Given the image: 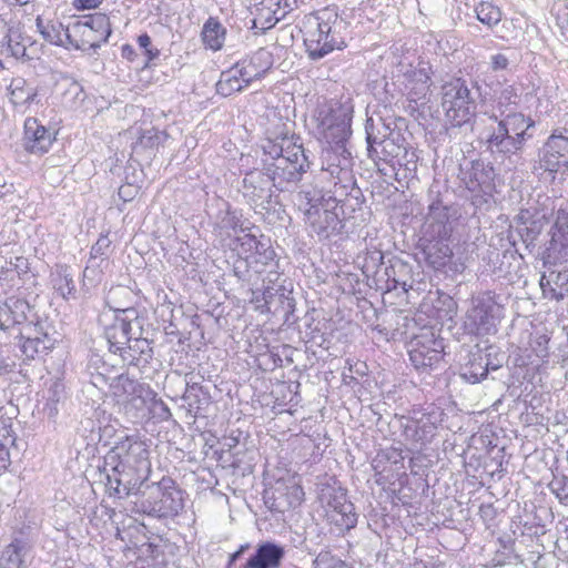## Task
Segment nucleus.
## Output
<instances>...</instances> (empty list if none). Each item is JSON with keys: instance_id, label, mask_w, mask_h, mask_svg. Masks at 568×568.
I'll return each mask as SVG.
<instances>
[{"instance_id": "f257e3e1", "label": "nucleus", "mask_w": 568, "mask_h": 568, "mask_svg": "<svg viewBox=\"0 0 568 568\" xmlns=\"http://www.w3.org/2000/svg\"><path fill=\"white\" fill-rule=\"evenodd\" d=\"M404 118L394 115L371 116L365 123L367 155L375 163L378 172L385 176L394 173L396 165L410 170L416 168V155L407 148L402 132Z\"/></svg>"}, {"instance_id": "f03ea898", "label": "nucleus", "mask_w": 568, "mask_h": 568, "mask_svg": "<svg viewBox=\"0 0 568 568\" xmlns=\"http://www.w3.org/2000/svg\"><path fill=\"white\" fill-rule=\"evenodd\" d=\"M262 150L272 160H265L263 168L273 174L275 189L280 192L291 191L311 168L308 154L303 145L287 136L266 139Z\"/></svg>"}, {"instance_id": "7ed1b4c3", "label": "nucleus", "mask_w": 568, "mask_h": 568, "mask_svg": "<svg viewBox=\"0 0 568 568\" xmlns=\"http://www.w3.org/2000/svg\"><path fill=\"white\" fill-rule=\"evenodd\" d=\"M481 100V85L477 81L453 78L442 85V106L445 111L449 134L455 129L471 128Z\"/></svg>"}, {"instance_id": "20e7f679", "label": "nucleus", "mask_w": 568, "mask_h": 568, "mask_svg": "<svg viewBox=\"0 0 568 568\" xmlns=\"http://www.w3.org/2000/svg\"><path fill=\"white\" fill-rule=\"evenodd\" d=\"M555 213V201L546 194L530 196L515 216V231L525 251L537 258L544 231L549 226Z\"/></svg>"}, {"instance_id": "39448f33", "label": "nucleus", "mask_w": 568, "mask_h": 568, "mask_svg": "<svg viewBox=\"0 0 568 568\" xmlns=\"http://www.w3.org/2000/svg\"><path fill=\"white\" fill-rule=\"evenodd\" d=\"M183 490L170 477L158 483H140L135 493V506L139 510L154 518L175 517L184 507Z\"/></svg>"}, {"instance_id": "423d86ee", "label": "nucleus", "mask_w": 568, "mask_h": 568, "mask_svg": "<svg viewBox=\"0 0 568 568\" xmlns=\"http://www.w3.org/2000/svg\"><path fill=\"white\" fill-rule=\"evenodd\" d=\"M337 24L338 13L331 8H325L306 18L304 21V45L311 60H321L335 49H342L345 45L336 32Z\"/></svg>"}, {"instance_id": "0eeeda50", "label": "nucleus", "mask_w": 568, "mask_h": 568, "mask_svg": "<svg viewBox=\"0 0 568 568\" xmlns=\"http://www.w3.org/2000/svg\"><path fill=\"white\" fill-rule=\"evenodd\" d=\"M494 291L473 294L470 305L463 318V329L476 337L495 335L504 317V306Z\"/></svg>"}, {"instance_id": "6e6552de", "label": "nucleus", "mask_w": 568, "mask_h": 568, "mask_svg": "<svg viewBox=\"0 0 568 568\" xmlns=\"http://www.w3.org/2000/svg\"><path fill=\"white\" fill-rule=\"evenodd\" d=\"M499 116L497 128L493 130L486 140L487 150L494 154H515L531 138L528 131L535 123L530 118L511 110Z\"/></svg>"}, {"instance_id": "1a4fd4ad", "label": "nucleus", "mask_w": 568, "mask_h": 568, "mask_svg": "<svg viewBox=\"0 0 568 568\" xmlns=\"http://www.w3.org/2000/svg\"><path fill=\"white\" fill-rule=\"evenodd\" d=\"M300 196L310 204L305 212L306 222L313 233L320 240H328L334 235L342 234L344 219L341 217L337 209H334L332 200L317 190H302Z\"/></svg>"}, {"instance_id": "9d476101", "label": "nucleus", "mask_w": 568, "mask_h": 568, "mask_svg": "<svg viewBox=\"0 0 568 568\" xmlns=\"http://www.w3.org/2000/svg\"><path fill=\"white\" fill-rule=\"evenodd\" d=\"M320 501L326 506V519L338 532L353 529L357 524L355 506L347 499V490L333 477L322 483Z\"/></svg>"}, {"instance_id": "9b49d317", "label": "nucleus", "mask_w": 568, "mask_h": 568, "mask_svg": "<svg viewBox=\"0 0 568 568\" xmlns=\"http://www.w3.org/2000/svg\"><path fill=\"white\" fill-rule=\"evenodd\" d=\"M561 166H568V128L554 130L538 151V160L532 165V173L555 179Z\"/></svg>"}, {"instance_id": "f8f14e48", "label": "nucleus", "mask_w": 568, "mask_h": 568, "mask_svg": "<svg viewBox=\"0 0 568 568\" xmlns=\"http://www.w3.org/2000/svg\"><path fill=\"white\" fill-rule=\"evenodd\" d=\"M409 347V359L422 373L437 368L444 358V339L433 328H423L412 338Z\"/></svg>"}, {"instance_id": "ddd939ff", "label": "nucleus", "mask_w": 568, "mask_h": 568, "mask_svg": "<svg viewBox=\"0 0 568 568\" xmlns=\"http://www.w3.org/2000/svg\"><path fill=\"white\" fill-rule=\"evenodd\" d=\"M536 260L541 261L547 268L568 260V211L558 210L556 221L547 231Z\"/></svg>"}, {"instance_id": "4468645a", "label": "nucleus", "mask_w": 568, "mask_h": 568, "mask_svg": "<svg viewBox=\"0 0 568 568\" xmlns=\"http://www.w3.org/2000/svg\"><path fill=\"white\" fill-rule=\"evenodd\" d=\"M140 324H144V317L139 314L136 308L115 310L112 322L104 327V336L110 352L120 354L130 341V337L136 335Z\"/></svg>"}, {"instance_id": "2eb2a0df", "label": "nucleus", "mask_w": 568, "mask_h": 568, "mask_svg": "<svg viewBox=\"0 0 568 568\" xmlns=\"http://www.w3.org/2000/svg\"><path fill=\"white\" fill-rule=\"evenodd\" d=\"M273 174L266 170H251L244 174L241 192L243 197L260 213L268 211L273 202Z\"/></svg>"}, {"instance_id": "dca6fc26", "label": "nucleus", "mask_w": 568, "mask_h": 568, "mask_svg": "<svg viewBox=\"0 0 568 568\" xmlns=\"http://www.w3.org/2000/svg\"><path fill=\"white\" fill-rule=\"evenodd\" d=\"M317 126L328 143H346L352 134L351 119L342 110L332 106H320L316 111Z\"/></svg>"}, {"instance_id": "f3484780", "label": "nucleus", "mask_w": 568, "mask_h": 568, "mask_svg": "<svg viewBox=\"0 0 568 568\" xmlns=\"http://www.w3.org/2000/svg\"><path fill=\"white\" fill-rule=\"evenodd\" d=\"M132 456L146 460L148 450L143 447L142 443L133 440L129 436L115 442V446L105 457L106 464L112 466V474L108 476L130 477L131 468L129 464Z\"/></svg>"}, {"instance_id": "a211bd4d", "label": "nucleus", "mask_w": 568, "mask_h": 568, "mask_svg": "<svg viewBox=\"0 0 568 568\" xmlns=\"http://www.w3.org/2000/svg\"><path fill=\"white\" fill-rule=\"evenodd\" d=\"M72 32L81 38L85 51L100 48L108 41L112 31L109 18L103 13H95L85 20L74 22Z\"/></svg>"}, {"instance_id": "6ab92c4d", "label": "nucleus", "mask_w": 568, "mask_h": 568, "mask_svg": "<svg viewBox=\"0 0 568 568\" xmlns=\"http://www.w3.org/2000/svg\"><path fill=\"white\" fill-rule=\"evenodd\" d=\"M328 193H331L328 197L332 200L334 209H337L344 220L352 217L353 213L361 210L365 202L364 194L356 181L349 185H333Z\"/></svg>"}, {"instance_id": "aec40b11", "label": "nucleus", "mask_w": 568, "mask_h": 568, "mask_svg": "<svg viewBox=\"0 0 568 568\" xmlns=\"http://www.w3.org/2000/svg\"><path fill=\"white\" fill-rule=\"evenodd\" d=\"M495 176L494 166L489 162L478 159L471 161L470 168L463 171L462 181L470 192L490 194L494 189Z\"/></svg>"}, {"instance_id": "412c9836", "label": "nucleus", "mask_w": 568, "mask_h": 568, "mask_svg": "<svg viewBox=\"0 0 568 568\" xmlns=\"http://www.w3.org/2000/svg\"><path fill=\"white\" fill-rule=\"evenodd\" d=\"M449 239L424 233L420 239V248L428 266L440 270L447 265L453 256Z\"/></svg>"}, {"instance_id": "4be33fe9", "label": "nucleus", "mask_w": 568, "mask_h": 568, "mask_svg": "<svg viewBox=\"0 0 568 568\" xmlns=\"http://www.w3.org/2000/svg\"><path fill=\"white\" fill-rule=\"evenodd\" d=\"M54 141L53 134L36 118L24 121L22 148L31 154L42 155L47 153Z\"/></svg>"}, {"instance_id": "5701e85b", "label": "nucleus", "mask_w": 568, "mask_h": 568, "mask_svg": "<svg viewBox=\"0 0 568 568\" xmlns=\"http://www.w3.org/2000/svg\"><path fill=\"white\" fill-rule=\"evenodd\" d=\"M436 423L434 413L413 412L404 426V435L408 440L425 445L435 436Z\"/></svg>"}, {"instance_id": "b1692460", "label": "nucleus", "mask_w": 568, "mask_h": 568, "mask_svg": "<svg viewBox=\"0 0 568 568\" xmlns=\"http://www.w3.org/2000/svg\"><path fill=\"white\" fill-rule=\"evenodd\" d=\"M285 557V549L274 541H262L245 564L239 568H280Z\"/></svg>"}, {"instance_id": "393cba45", "label": "nucleus", "mask_w": 568, "mask_h": 568, "mask_svg": "<svg viewBox=\"0 0 568 568\" xmlns=\"http://www.w3.org/2000/svg\"><path fill=\"white\" fill-rule=\"evenodd\" d=\"M119 355L129 365L139 366L141 363L148 364L150 362L153 357V348L150 339L144 336L143 324H140L136 335L130 337V341Z\"/></svg>"}, {"instance_id": "a878e982", "label": "nucleus", "mask_w": 568, "mask_h": 568, "mask_svg": "<svg viewBox=\"0 0 568 568\" xmlns=\"http://www.w3.org/2000/svg\"><path fill=\"white\" fill-rule=\"evenodd\" d=\"M271 54L260 49L246 59L235 64V70L245 85H248L253 80L261 79L271 68Z\"/></svg>"}, {"instance_id": "bb28decb", "label": "nucleus", "mask_w": 568, "mask_h": 568, "mask_svg": "<svg viewBox=\"0 0 568 568\" xmlns=\"http://www.w3.org/2000/svg\"><path fill=\"white\" fill-rule=\"evenodd\" d=\"M31 306L20 297L10 296L3 303H0V328L9 329L16 325L23 324L29 320Z\"/></svg>"}, {"instance_id": "cd10ccee", "label": "nucleus", "mask_w": 568, "mask_h": 568, "mask_svg": "<svg viewBox=\"0 0 568 568\" xmlns=\"http://www.w3.org/2000/svg\"><path fill=\"white\" fill-rule=\"evenodd\" d=\"M428 225L426 233L432 235L450 237L453 233L450 209L444 205L439 199L432 201L428 205Z\"/></svg>"}, {"instance_id": "c85d7f7f", "label": "nucleus", "mask_w": 568, "mask_h": 568, "mask_svg": "<svg viewBox=\"0 0 568 568\" xmlns=\"http://www.w3.org/2000/svg\"><path fill=\"white\" fill-rule=\"evenodd\" d=\"M183 399L189 406V410L197 416L211 404V395L206 387L195 379V375H186L185 390Z\"/></svg>"}, {"instance_id": "c756f323", "label": "nucleus", "mask_w": 568, "mask_h": 568, "mask_svg": "<svg viewBox=\"0 0 568 568\" xmlns=\"http://www.w3.org/2000/svg\"><path fill=\"white\" fill-rule=\"evenodd\" d=\"M31 547L24 539H13L2 551L0 566L7 568H28Z\"/></svg>"}, {"instance_id": "7c9ffc66", "label": "nucleus", "mask_w": 568, "mask_h": 568, "mask_svg": "<svg viewBox=\"0 0 568 568\" xmlns=\"http://www.w3.org/2000/svg\"><path fill=\"white\" fill-rule=\"evenodd\" d=\"M241 240L242 245H247L248 250H254V255L252 256L254 258V263L270 266V273H272L273 267L276 266V253L271 246L270 240L264 237L257 239L253 234H246Z\"/></svg>"}, {"instance_id": "2f4dec72", "label": "nucleus", "mask_w": 568, "mask_h": 568, "mask_svg": "<svg viewBox=\"0 0 568 568\" xmlns=\"http://www.w3.org/2000/svg\"><path fill=\"white\" fill-rule=\"evenodd\" d=\"M353 158L333 156L332 161L328 163V166L324 170V174L328 175V179L333 185H349V183L356 181L353 173Z\"/></svg>"}, {"instance_id": "473e14b6", "label": "nucleus", "mask_w": 568, "mask_h": 568, "mask_svg": "<svg viewBox=\"0 0 568 568\" xmlns=\"http://www.w3.org/2000/svg\"><path fill=\"white\" fill-rule=\"evenodd\" d=\"M88 373L91 384L98 388H103L108 385L112 387L118 375L115 374L114 366L106 364L99 355L91 357Z\"/></svg>"}, {"instance_id": "72a5a7b5", "label": "nucleus", "mask_w": 568, "mask_h": 568, "mask_svg": "<svg viewBox=\"0 0 568 568\" xmlns=\"http://www.w3.org/2000/svg\"><path fill=\"white\" fill-rule=\"evenodd\" d=\"M488 365L484 352L478 349L469 354L467 363L462 368L460 376L470 384H477L486 378Z\"/></svg>"}, {"instance_id": "f704fd0d", "label": "nucleus", "mask_w": 568, "mask_h": 568, "mask_svg": "<svg viewBox=\"0 0 568 568\" xmlns=\"http://www.w3.org/2000/svg\"><path fill=\"white\" fill-rule=\"evenodd\" d=\"M10 93V101L14 106L29 105L36 101L38 91L30 85L23 78H13L8 88Z\"/></svg>"}, {"instance_id": "c9c22d12", "label": "nucleus", "mask_w": 568, "mask_h": 568, "mask_svg": "<svg viewBox=\"0 0 568 568\" xmlns=\"http://www.w3.org/2000/svg\"><path fill=\"white\" fill-rule=\"evenodd\" d=\"M52 287L61 295L64 300L75 297V284L73 275L70 272V267L67 265H57L54 271L51 273Z\"/></svg>"}, {"instance_id": "e433bc0d", "label": "nucleus", "mask_w": 568, "mask_h": 568, "mask_svg": "<svg viewBox=\"0 0 568 568\" xmlns=\"http://www.w3.org/2000/svg\"><path fill=\"white\" fill-rule=\"evenodd\" d=\"M140 483H144L140 480V478H132V474L130 473V477L123 476H106V487L110 490V496H116L119 498H124L130 495H134L138 491Z\"/></svg>"}, {"instance_id": "4c0bfd02", "label": "nucleus", "mask_w": 568, "mask_h": 568, "mask_svg": "<svg viewBox=\"0 0 568 568\" xmlns=\"http://www.w3.org/2000/svg\"><path fill=\"white\" fill-rule=\"evenodd\" d=\"M493 561L495 566H505L521 564L524 560L517 552L515 540L508 536L506 538H498V547Z\"/></svg>"}, {"instance_id": "58836bf2", "label": "nucleus", "mask_w": 568, "mask_h": 568, "mask_svg": "<svg viewBox=\"0 0 568 568\" xmlns=\"http://www.w3.org/2000/svg\"><path fill=\"white\" fill-rule=\"evenodd\" d=\"M20 351L22 353L23 359L30 361L34 359L39 354L45 353L48 349H51L54 346L55 338H47L41 339V337H29L24 336L22 332H20Z\"/></svg>"}, {"instance_id": "ea45409f", "label": "nucleus", "mask_w": 568, "mask_h": 568, "mask_svg": "<svg viewBox=\"0 0 568 568\" xmlns=\"http://www.w3.org/2000/svg\"><path fill=\"white\" fill-rule=\"evenodd\" d=\"M392 272L396 275L393 284H387V291L397 290L400 287L404 292L413 288L414 281L412 278V265L404 262L402 258L395 257L392 260Z\"/></svg>"}, {"instance_id": "a19ab883", "label": "nucleus", "mask_w": 568, "mask_h": 568, "mask_svg": "<svg viewBox=\"0 0 568 568\" xmlns=\"http://www.w3.org/2000/svg\"><path fill=\"white\" fill-rule=\"evenodd\" d=\"M225 28L214 18H209L202 29L204 44L216 51L223 47L225 40Z\"/></svg>"}, {"instance_id": "79ce46f5", "label": "nucleus", "mask_w": 568, "mask_h": 568, "mask_svg": "<svg viewBox=\"0 0 568 568\" xmlns=\"http://www.w3.org/2000/svg\"><path fill=\"white\" fill-rule=\"evenodd\" d=\"M278 9L272 10V0H263L256 7L257 21H260L258 30L265 33L267 30L276 26L277 22L286 17V12L277 16Z\"/></svg>"}, {"instance_id": "37998d69", "label": "nucleus", "mask_w": 568, "mask_h": 568, "mask_svg": "<svg viewBox=\"0 0 568 568\" xmlns=\"http://www.w3.org/2000/svg\"><path fill=\"white\" fill-rule=\"evenodd\" d=\"M246 87L234 65L231 70L222 73L221 79L216 83V92L223 97H229L234 92L242 91Z\"/></svg>"}, {"instance_id": "c03bdc74", "label": "nucleus", "mask_w": 568, "mask_h": 568, "mask_svg": "<svg viewBox=\"0 0 568 568\" xmlns=\"http://www.w3.org/2000/svg\"><path fill=\"white\" fill-rule=\"evenodd\" d=\"M168 136L169 135L164 131H160L155 128L144 130L133 145V152L140 153L142 150L146 149L154 150L159 145L163 144Z\"/></svg>"}, {"instance_id": "a18cd8bd", "label": "nucleus", "mask_w": 568, "mask_h": 568, "mask_svg": "<svg viewBox=\"0 0 568 568\" xmlns=\"http://www.w3.org/2000/svg\"><path fill=\"white\" fill-rule=\"evenodd\" d=\"M547 284L550 285V296L556 301H561L568 294V267L558 272L549 273Z\"/></svg>"}, {"instance_id": "49530a36", "label": "nucleus", "mask_w": 568, "mask_h": 568, "mask_svg": "<svg viewBox=\"0 0 568 568\" xmlns=\"http://www.w3.org/2000/svg\"><path fill=\"white\" fill-rule=\"evenodd\" d=\"M476 18L488 28H494L501 21V10L491 2L481 1L475 8Z\"/></svg>"}, {"instance_id": "de8ad7c7", "label": "nucleus", "mask_w": 568, "mask_h": 568, "mask_svg": "<svg viewBox=\"0 0 568 568\" xmlns=\"http://www.w3.org/2000/svg\"><path fill=\"white\" fill-rule=\"evenodd\" d=\"M65 398L64 385L60 382H54L49 388V396L43 407L48 417L52 418L59 413V404Z\"/></svg>"}, {"instance_id": "09e8293b", "label": "nucleus", "mask_w": 568, "mask_h": 568, "mask_svg": "<svg viewBox=\"0 0 568 568\" xmlns=\"http://www.w3.org/2000/svg\"><path fill=\"white\" fill-rule=\"evenodd\" d=\"M112 388L115 389V394H125L131 396H141L143 386L136 381L131 378L126 374H119L114 381Z\"/></svg>"}, {"instance_id": "8fccbe9b", "label": "nucleus", "mask_w": 568, "mask_h": 568, "mask_svg": "<svg viewBox=\"0 0 568 568\" xmlns=\"http://www.w3.org/2000/svg\"><path fill=\"white\" fill-rule=\"evenodd\" d=\"M548 488L562 506L568 507V476L564 474H552V479L549 481Z\"/></svg>"}, {"instance_id": "3c124183", "label": "nucleus", "mask_w": 568, "mask_h": 568, "mask_svg": "<svg viewBox=\"0 0 568 568\" xmlns=\"http://www.w3.org/2000/svg\"><path fill=\"white\" fill-rule=\"evenodd\" d=\"M304 537H306V551L312 554L315 551L314 547L320 546L323 542V532L318 524L311 521L305 526L300 527Z\"/></svg>"}, {"instance_id": "603ef678", "label": "nucleus", "mask_w": 568, "mask_h": 568, "mask_svg": "<svg viewBox=\"0 0 568 568\" xmlns=\"http://www.w3.org/2000/svg\"><path fill=\"white\" fill-rule=\"evenodd\" d=\"M11 433L10 426L3 423L0 425V463L3 466L10 460L9 446L13 445L16 440Z\"/></svg>"}, {"instance_id": "864d4df0", "label": "nucleus", "mask_w": 568, "mask_h": 568, "mask_svg": "<svg viewBox=\"0 0 568 568\" xmlns=\"http://www.w3.org/2000/svg\"><path fill=\"white\" fill-rule=\"evenodd\" d=\"M313 568H351L345 561L329 551H321L313 560Z\"/></svg>"}, {"instance_id": "5fc2aeb1", "label": "nucleus", "mask_w": 568, "mask_h": 568, "mask_svg": "<svg viewBox=\"0 0 568 568\" xmlns=\"http://www.w3.org/2000/svg\"><path fill=\"white\" fill-rule=\"evenodd\" d=\"M64 30L62 23L47 22V30L43 32L42 38L51 44L59 47H67V42L62 38V31Z\"/></svg>"}, {"instance_id": "6e6d98bb", "label": "nucleus", "mask_w": 568, "mask_h": 568, "mask_svg": "<svg viewBox=\"0 0 568 568\" xmlns=\"http://www.w3.org/2000/svg\"><path fill=\"white\" fill-rule=\"evenodd\" d=\"M517 99H518V95L515 92V89L513 87L505 88L501 91V93L498 98V102H497V109L500 112L499 115H504L505 113H507V111L509 112V110H510L509 106L516 105Z\"/></svg>"}, {"instance_id": "4d7b16f0", "label": "nucleus", "mask_w": 568, "mask_h": 568, "mask_svg": "<svg viewBox=\"0 0 568 568\" xmlns=\"http://www.w3.org/2000/svg\"><path fill=\"white\" fill-rule=\"evenodd\" d=\"M27 336L29 337H41V339L54 338L49 332L50 327L43 322L37 321L36 323L30 322L26 327Z\"/></svg>"}, {"instance_id": "13d9d810", "label": "nucleus", "mask_w": 568, "mask_h": 568, "mask_svg": "<svg viewBox=\"0 0 568 568\" xmlns=\"http://www.w3.org/2000/svg\"><path fill=\"white\" fill-rule=\"evenodd\" d=\"M233 273L240 281L251 283L252 275L248 260L239 257L233 264Z\"/></svg>"}, {"instance_id": "bf43d9fd", "label": "nucleus", "mask_w": 568, "mask_h": 568, "mask_svg": "<svg viewBox=\"0 0 568 568\" xmlns=\"http://www.w3.org/2000/svg\"><path fill=\"white\" fill-rule=\"evenodd\" d=\"M484 354H485V361L487 363H489V365L487 367V374L489 372L497 371L503 366L505 355L495 352V348L493 346H489L488 348H486V352H484Z\"/></svg>"}, {"instance_id": "052dcab7", "label": "nucleus", "mask_w": 568, "mask_h": 568, "mask_svg": "<svg viewBox=\"0 0 568 568\" xmlns=\"http://www.w3.org/2000/svg\"><path fill=\"white\" fill-rule=\"evenodd\" d=\"M110 245H111V241L109 240L108 236H105V235L100 236L98 239V241L95 242V244L91 247L90 261L94 260L99 256H105Z\"/></svg>"}, {"instance_id": "680f3d73", "label": "nucleus", "mask_w": 568, "mask_h": 568, "mask_svg": "<svg viewBox=\"0 0 568 568\" xmlns=\"http://www.w3.org/2000/svg\"><path fill=\"white\" fill-rule=\"evenodd\" d=\"M549 337L546 334L539 335L534 339L531 345L535 354L540 358H546L549 355L548 352Z\"/></svg>"}, {"instance_id": "e2e57ef3", "label": "nucleus", "mask_w": 568, "mask_h": 568, "mask_svg": "<svg viewBox=\"0 0 568 568\" xmlns=\"http://www.w3.org/2000/svg\"><path fill=\"white\" fill-rule=\"evenodd\" d=\"M75 37H78V36L72 32V26L71 27H67L62 31V38L67 42V47H65L67 49L73 48L75 50H83L84 51V47H83L82 40L81 39L77 40Z\"/></svg>"}, {"instance_id": "0e129e2a", "label": "nucleus", "mask_w": 568, "mask_h": 568, "mask_svg": "<svg viewBox=\"0 0 568 568\" xmlns=\"http://www.w3.org/2000/svg\"><path fill=\"white\" fill-rule=\"evenodd\" d=\"M6 39H7L6 51L8 53H10L12 57H14L17 59L26 55V51H27L26 45H23L19 42H13V40L9 36H7Z\"/></svg>"}, {"instance_id": "69168bd1", "label": "nucleus", "mask_w": 568, "mask_h": 568, "mask_svg": "<svg viewBox=\"0 0 568 568\" xmlns=\"http://www.w3.org/2000/svg\"><path fill=\"white\" fill-rule=\"evenodd\" d=\"M139 193V187L133 184H123L119 187L118 195L123 202L132 201Z\"/></svg>"}, {"instance_id": "338daca9", "label": "nucleus", "mask_w": 568, "mask_h": 568, "mask_svg": "<svg viewBox=\"0 0 568 568\" xmlns=\"http://www.w3.org/2000/svg\"><path fill=\"white\" fill-rule=\"evenodd\" d=\"M413 81L415 84H422V91H429L432 80L425 69L414 71Z\"/></svg>"}, {"instance_id": "774afa93", "label": "nucleus", "mask_w": 568, "mask_h": 568, "mask_svg": "<svg viewBox=\"0 0 568 568\" xmlns=\"http://www.w3.org/2000/svg\"><path fill=\"white\" fill-rule=\"evenodd\" d=\"M11 268L14 270L19 276L27 275L30 271L29 260L24 256H17L10 262Z\"/></svg>"}]
</instances>
